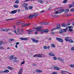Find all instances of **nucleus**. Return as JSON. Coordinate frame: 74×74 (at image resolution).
<instances>
[{
    "instance_id": "obj_22",
    "label": "nucleus",
    "mask_w": 74,
    "mask_h": 74,
    "mask_svg": "<svg viewBox=\"0 0 74 74\" xmlns=\"http://www.w3.org/2000/svg\"><path fill=\"white\" fill-rule=\"evenodd\" d=\"M9 70L6 69L4 71H3V72L4 73H8L9 72Z\"/></svg>"
},
{
    "instance_id": "obj_10",
    "label": "nucleus",
    "mask_w": 74,
    "mask_h": 74,
    "mask_svg": "<svg viewBox=\"0 0 74 74\" xmlns=\"http://www.w3.org/2000/svg\"><path fill=\"white\" fill-rule=\"evenodd\" d=\"M22 5L23 7H26L27 5V4L26 3H23L22 4Z\"/></svg>"
},
{
    "instance_id": "obj_20",
    "label": "nucleus",
    "mask_w": 74,
    "mask_h": 74,
    "mask_svg": "<svg viewBox=\"0 0 74 74\" xmlns=\"http://www.w3.org/2000/svg\"><path fill=\"white\" fill-rule=\"evenodd\" d=\"M8 69H9V70H13V68L11 67L10 66H8Z\"/></svg>"
},
{
    "instance_id": "obj_63",
    "label": "nucleus",
    "mask_w": 74,
    "mask_h": 74,
    "mask_svg": "<svg viewBox=\"0 0 74 74\" xmlns=\"http://www.w3.org/2000/svg\"><path fill=\"white\" fill-rule=\"evenodd\" d=\"M25 63V62L24 61L23 62H22L21 63V65L22 64H24Z\"/></svg>"
},
{
    "instance_id": "obj_21",
    "label": "nucleus",
    "mask_w": 74,
    "mask_h": 74,
    "mask_svg": "<svg viewBox=\"0 0 74 74\" xmlns=\"http://www.w3.org/2000/svg\"><path fill=\"white\" fill-rule=\"evenodd\" d=\"M69 9H67L65 10H64V12L66 13V12H69Z\"/></svg>"
},
{
    "instance_id": "obj_45",
    "label": "nucleus",
    "mask_w": 74,
    "mask_h": 74,
    "mask_svg": "<svg viewBox=\"0 0 74 74\" xmlns=\"http://www.w3.org/2000/svg\"><path fill=\"white\" fill-rule=\"evenodd\" d=\"M58 74V73L56 72H53L52 73H51V74Z\"/></svg>"
},
{
    "instance_id": "obj_35",
    "label": "nucleus",
    "mask_w": 74,
    "mask_h": 74,
    "mask_svg": "<svg viewBox=\"0 0 74 74\" xmlns=\"http://www.w3.org/2000/svg\"><path fill=\"white\" fill-rule=\"evenodd\" d=\"M22 23H21V22H19V23H18L16 24V25H20V24H22Z\"/></svg>"
},
{
    "instance_id": "obj_48",
    "label": "nucleus",
    "mask_w": 74,
    "mask_h": 74,
    "mask_svg": "<svg viewBox=\"0 0 74 74\" xmlns=\"http://www.w3.org/2000/svg\"><path fill=\"white\" fill-rule=\"evenodd\" d=\"M38 32V30H37V31H36L35 32V34H38V33L37 32Z\"/></svg>"
},
{
    "instance_id": "obj_25",
    "label": "nucleus",
    "mask_w": 74,
    "mask_h": 74,
    "mask_svg": "<svg viewBox=\"0 0 74 74\" xmlns=\"http://www.w3.org/2000/svg\"><path fill=\"white\" fill-rule=\"evenodd\" d=\"M33 16H34V15H30L29 16L28 18H33Z\"/></svg>"
},
{
    "instance_id": "obj_14",
    "label": "nucleus",
    "mask_w": 74,
    "mask_h": 74,
    "mask_svg": "<svg viewBox=\"0 0 74 74\" xmlns=\"http://www.w3.org/2000/svg\"><path fill=\"white\" fill-rule=\"evenodd\" d=\"M33 29L36 30H38L39 29H40V27H34L33 28Z\"/></svg>"
},
{
    "instance_id": "obj_40",
    "label": "nucleus",
    "mask_w": 74,
    "mask_h": 74,
    "mask_svg": "<svg viewBox=\"0 0 74 74\" xmlns=\"http://www.w3.org/2000/svg\"><path fill=\"white\" fill-rule=\"evenodd\" d=\"M38 15V14H36L34 15V16H37Z\"/></svg>"
},
{
    "instance_id": "obj_41",
    "label": "nucleus",
    "mask_w": 74,
    "mask_h": 74,
    "mask_svg": "<svg viewBox=\"0 0 74 74\" xmlns=\"http://www.w3.org/2000/svg\"><path fill=\"white\" fill-rule=\"evenodd\" d=\"M13 32L15 33L16 34H18L16 33V30H15Z\"/></svg>"
},
{
    "instance_id": "obj_59",
    "label": "nucleus",
    "mask_w": 74,
    "mask_h": 74,
    "mask_svg": "<svg viewBox=\"0 0 74 74\" xmlns=\"http://www.w3.org/2000/svg\"><path fill=\"white\" fill-rule=\"evenodd\" d=\"M69 29H71V28H73V27L72 26H71L68 27Z\"/></svg>"
},
{
    "instance_id": "obj_55",
    "label": "nucleus",
    "mask_w": 74,
    "mask_h": 74,
    "mask_svg": "<svg viewBox=\"0 0 74 74\" xmlns=\"http://www.w3.org/2000/svg\"><path fill=\"white\" fill-rule=\"evenodd\" d=\"M20 31V29H17V32L18 33H19V32Z\"/></svg>"
},
{
    "instance_id": "obj_30",
    "label": "nucleus",
    "mask_w": 74,
    "mask_h": 74,
    "mask_svg": "<svg viewBox=\"0 0 74 74\" xmlns=\"http://www.w3.org/2000/svg\"><path fill=\"white\" fill-rule=\"evenodd\" d=\"M9 41L11 42V41H14V39H11L10 40H9Z\"/></svg>"
},
{
    "instance_id": "obj_24",
    "label": "nucleus",
    "mask_w": 74,
    "mask_h": 74,
    "mask_svg": "<svg viewBox=\"0 0 74 74\" xmlns=\"http://www.w3.org/2000/svg\"><path fill=\"white\" fill-rule=\"evenodd\" d=\"M42 56V55L41 54H38V58H41Z\"/></svg>"
},
{
    "instance_id": "obj_2",
    "label": "nucleus",
    "mask_w": 74,
    "mask_h": 74,
    "mask_svg": "<svg viewBox=\"0 0 74 74\" xmlns=\"http://www.w3.org/2000/svg\"><path fill=\"white\" fill-rule=\"evenodd\" d=\"M58 11H60V12H59V14H61V13L64 11V9L63 8H60L56 9L55 10V11L56 12Z\"/></svg>"
},
{
    "instance_id": "obj_27",
    "label": "nucleus",
    "mask_w": 74,
    "mask_h": 74,
    "mask_svg": "<svg viewBox=\"0 0 74 74\" xmlns=\"http://www.w3.org/2000/svg\"><path fill=\"white\" fill-rule=\"evenodd\" d=\"M51 45V47H52V48H55V45L54 44H52Z\"/></svg>"
},
{
    "instance_id": "obj_11",
    "label": "nucleus",
    "mask_w": 74,
    "mask_h": 74,
    "mask_svg": "<svg viewBox=\"0 0 74 74\" xmlns=\"http://www.w3.org/2000/svg\"><path fill=\"white\" fill-rule=\"evenodd\" d=\"M20 40H27V38H23L21 37L20 38Z\"/></svg>"
},
{
    "instance_id": "obj_28",
    "label": "nucleus",
    "mask_w": 74,
    "mask_h": 74,
    "mask_svg": "<svg viewBox=\"0 0 74 74\" xmlns=\"http://www.w3.org/2000/svg\"><path fill=\"white\" fill-rule=\"evenodd\" d=\"M59 33H60V34L62 33H63V30H60L59 32Z\"/></svg>"
},
{
    "instance_id": "obj_18",
    "label": "nucleus",
    "mask_w": 74,
    "mask_h": 74,
    "mask_svg": "<svg viewBox=\"0 0 74 74\" xmlns=\"http://www.w3.org/2000/svg\"><path fill=\"white\" fill-rule=\"evenodd\" d=\"M65 38H66L65 39V40L66 41H69V39L67 38H70V37H65Z\"/></svg>"
},
{
    "instance_id": "obj_53",
    "label": "nucleus",
    "mask_w": 74,
    "mask_h": 74,
    "mask_svg": "<svg viewBox=\"0 0 74 74\" xmlns=\"http://www.w3.org/2000/svg\"><path fill=\"white\" fill-rule=\"evenodd\" d=\"M51 35H55V33L54 32H53L51 33Z\"/></svg>"
},
{
    "instance_id": "obj_23",
    "label": "nucleus",
    "mask_w": 74,
    "mask_h": 74,
    "mask_svg": "<svg viewBox=\"0 0 74 74\" xmlns=\"http://www.w3.org/2000/svg\"><path fill=\"white\" fill-rule=\"evenodd\" d=\"M58 60H60V61H63V60L62 59V58H58Z\"/></svg>"
},
{
    "instance_id": "obj_13",
    "label": "nucleus",
    "mask_w": 74,
    "mask_h": 74,
    "mask_svg": "<svg viewBox=\"0 0 74 74\" xmlns=\"http://www.w3.org/2000/svg\"><path fill=\"white\" fill-rule=\"evenodd\" d=\"M43 1H44L41 0H38V3H41V4H42L43 3Z\"/></svg>"
},
{
    "instance_id": "obj_51",
    "label": "nucleus",
    "mask_w": 74,
    "mask_h": 74,
    "mask_svg": "<svg viewBox=\"0 0 74 74\" xmlns=\"http://www.w3.org/2000/svg\"><path fill=\"white\" fill-rule=\"evenodd\" d=\"M44 49H47V46H45L44 47Z\"/></svg>"
},
{
    "instance_id": "obj_52",
    "label": "nucleus",
    "mask_w": 74,
    "mask_h": 74,
    "mask_svg": "<svg viewBox=\"0 0 74 74\" xmlns=\"http://www.w3.org/2000/svg\"><path fill=\"white\" fill-rule=\"evenodd\" d=\"M13 62H14V63H15V62H18V60H13Z\"/></svg>"
},
{
    "instance_id": "obj_47",
    "label": "nucleus",
    "mask_w": 74,
    "mask_h": 74,
    "mask_svg": "<svg viewBox=\"0 0 74 74\" xmlns=\"http://www.w3.org/2000/svg\"><path fill=\"white\" fill-rule=\"evenodd\" d=\"M53 58L54 59V60H56L57 59V58L55 57H53Z\"/></svg>"
},
{
    "instance_id": "obj_1",
    "label": "nucleus",
    "mask_w": 74,
    "mask_h": 74,
    "mask_svg": "<svg viewBox=\"0 0 74 74\" xmlns=\"http://www.w3.org/2000/svg\"><path fill=\"white\" fill-rule=\"evenodd\" d=\"M40 32V34H43L44 32H45V33L47 34L49 32V30L47 29H46L43 30H42L41 29V27H40L39 29L38 30V32Z\"/></svg>"
},
{
    "instance_id": "obj_7",
    "label": "nucleus",
    "mask_w": 74,
    "mask_h": 74,
    "mask_svg": "<svg viewBox=\"0 0 74 74\" xmlns=\"http://www.w3.org/2000/svg\"><path fill=\"white\" fill-rule=\"evenodd\" d=\"M53 67L54 69H55V70H59V68L58 67V66H54Z\"/></svg>"
},
{
    "instance_id": "obj_15",
    "label": "nucleus",
    "mask_w": 74,
    "mask_h": 74,
    "mask_svg": "<svg viewBox=\"0 0 74 74\" xmlns=\"http://www.w3.org/2000/svg\"><path fill=\"white\" fill-rule=\"evenodd\" d=\"M57 29H61V28H60V24H58L57 25Z\"/></svg>"
},
{
    "instance_id": "obj_6",
    "label": "nucleus",
    "mask_w": 74,
    "mask_h": 74,
    "mask_svg": "<svg viewBox=\"0 0 74 74\" xmlns=\"http://www.w3.org/2000/svg\"><path fill=\"white\" fill-rule=\"evenodd\" d=\"M49 55V56H54L55 54L53 53L50 52L48 54Z\"/></svg>"
},
{
    "instance_id": "obj_31",
    "label": "nucleus",
    "mask_w": 74,
    "mask_h": 74,
    "mask_svg": "<svg viewBox=\"0 0 74 74\" xmlns=\"http://www.w3.org/2000/svg\"><path fill=\"white\" fill-rule=\"evenodd\" d=\"M62 26H66V24L65 23L62 24Z\"/></svg>"
},
{
    "instance_id": "obj_16",
    "label": "nucleus",
    "mask_w": 74,
    "mask_h": 74,
    "mask_svg": "<svg viewBox=\"0 0 74 74\" xmlns=\"http://www.w3.org/2000/svg\"><path fill=\"white\" fill-rule=\"evenodd\" d=\"M22 69H20V70L19 71V72L18 73V74H21V73H22Z\"/></svg>"
},
{
    "instance_id": "obj_58",
    "label": "nucleus",
    "mask_w": 74,
    "mask_h": 74,
    "mask_svg": "<svg viewBox=\"0 0 74 74\" xmlns=\"http://www.w3.org/2000/svg\"><path fill=\"white\" fill-rule=\"evenodd\" d=\"M8 34L9 35H11V34H12V33L11 32H10L8 33Z\"/></svg>"
},
{
    "instance_id": "obj_50",
    "label": "nucleus",
    "mask_w": 74,
    "mask_h": 74,
    "mask_svg": "<svg viewBox=\"0 0 74 74\" xmlns=\"http://www.w3.org/2000/svg\"><path fill=\"white\" fill-rule=\"evenodd\" d=\"M4 49V47H2L0 46V49Z\"/></svg>"
},
{
    "instance_id": "obj_26",
    "label": "nucleus",
    "mask_w": 74,
    "mask_h": 74,
    "mask_svg": "<svg viewBox=\"0 0 74 74\" xmlns=\"http://www.w3.org/2000/svg\"><path fill=\"white\" fill-rule=\"evenodd\" d=\"M20 31L22 33H23V32L24 31V29H20Z\"/></svg>"
},
{
    "instance_id": "obj_46",
    "label": "nucleus",
    "mask_w": 74,
    "mask_h": 74,
    "mask_svg": "<svg viewBox=\"0 0 74 74\" xmlns=\"http://www.w3.org/2000/svg\"><path fill=\"white\" fill-rule=\"evenodd\" d=\"M15 3L17 4V3H19V1L17 0L15 2Z\"/></svg>"
},
{
    "instance_id": "obj_29",
    "label": "nucleus",
    "mask_w": 74,
    "mask_h": 74,
    "mask_svg": "<svg viewBox=\"0 0 74 74\" xmlns=\"http://www.w3.org/2000/svg\"><path fill=\"white\" fill-rule=\"evenodd\" d=\"M13 6L14 7H15V8H18V6L17 5H14Z\"/></svg>"
},
{
    "instance_id": "obj_62",
    "label": "nucleus",
    "mask_w": 74,
    "mask_h": 74,
    "mask_svg": "<svg viewBox=\"0 0 74 74\" xmlns=\"http://www.w3.org/2000/svg\"><path fill=\"white\" fill-rule=\"evenodd\" d=\"M58 13H59V12H55L54 13V14H58Z\"/></svg>"
},
{
    "instance_id": "obj_4",
    "label": "nucleus",
    "mask_w": 74,
    "mask_h": 74,
    "mask_svg": "<svg viewBox=\"0 0 74 74\" xmlns=\"http://www.w3.org/2000/svg\"><path fill=\"white\" fill-rule=\"evenodd\" d=\"M31 40H32V41L34 42L35 43H37V42H38V40H36L34 38H32Z\"/></svg>"
},
{
    "instance_id": "obj_32",
    "label": "nucleus",
    "mask_w": 74,
    "mask_h": 74,
    "mask_svg": "<svg viewBox=\"0 0 74 74\" xmlns=\"http://www.w3.org/2000/svg\"><path fill=\"white\" fill-rule=\"evenodd\" d=\"M69 42H74V41H73V40H71V39H70L69 40Z\"/></svg>"
},
{
    "instance_id": "obj_56",
    "label": "nucleus",
    "mask_w": 74,
    "mask_h": 74,
    "mask_svg": "<svg viewBox=\"0 0 74 74\" xmlns=\"http://www.w3.org/2000/svg\"><path fill=\"white\" fill-rule=\"evenodd\" d=\"M0 29H0V31H1V32H3V28H0Z\"/></svg>"
},
{
    "instance_id": "obj_37",
    "label": "nucleus",
    "mask_w": 74,
    "mask_h": 74,
    "mask_svg": "<svg viewBox=\"0 0 74 74\" xmlns=\"http://www.w3.org/2000/svg\"><path fill=\"white\" fill-rule=\"evenodd\" d=\"M33 57H38V54H36Z\"/></svg>"
},
{
    "instance_id": "obj_44",
    "label": "nucleus",
    "mask_w": 74,
    "mask_h": 74,
    "mask_svg": "<svg viewBox=\"0 0 74 74\" xmlns=\"http://www.w3.org/2000/svg\"><path fill=\"white\" fill-rule=\"evenodd\" d=\"M67 1V0H65L63 1V2L64 3H66Z\"/></svg>"
},
{
    "instance_id": "obj_43",
    "label": "nucleus",
    "mask_w": 74,
    "mask_h": 74,
    "mask_svg": "<svg viewBox=\"0 0 74 74\" xmlns=\"http://www.w3.org/2000/svg\"><path fill=\"white\" fill-rule=\"evenodd\" d=\"M25 9L26 10H29V8H28L27 7L25 6Z\"/></svg>"
},
{
    "instance_id": "obj_54",
    "label": "nucleus",
    "mask_w": 74,
    "mask_h": 74,
    "mask_svg": "<svg viewBox=\"0 0 74 74\" xmlns=\"http://www.w3.org/2000/svg\"><path fill=\"white\" fill-rule=\"evenodd\" d=\"M33 66H36V67H37V65H36V64H33Z\"/></svg>"
},
{
    "instance_id": "obj_33",
    "label": "nucleus",
    "mask_w": 74,
    "mask_h": 74,
    "mask_svg": "<svg viewBox=\"0 0 74 74\" xmlns=\"http://www.w3.org/2000/svg\"><path fill=\"white\" fill-rule=\"evenodd\" d=\"M73 4H71V5H70L69 6V8H71V7H73Z\"/></svg>"
},
{
    "instance_id": "obj_42",
    "label": "nucleus",
    "mask_w": 74,
    "mask_h": 74,
    "mask_svg": "<svg viewBox=\"0 0 74 74\" xmlns=\"http://www.w3.org/2000/svg\"><path fill=\"white\" fill-rule=\"evenodd\" d=\"M70 66L71 67H74V64H71L70 65Z\"/></svg>"
},
{
    "instance_id": "obj_8",
    "label": "nucleus",
    "mask_w": 74,
    "mask_h": 74,
    "mask_svg": "<svg viewBox=\"0 0 74 74\" xmlns=\"http://www.w3.org/2000/svg\"><path fill=\"white\" fill-rule=\"evenodd\" d=\"M17 10H15L12 11L11 14H15V13H16L17 12Z\"/></svg>"
},
{
    "instance_id": "obj_34",
    "label": "nucleus",
    "mask_w": 74,
    "mask_h": 74,
    "mask_svg": "<svg viewBox=\"0 0 74 74\" xmlns=\"http://www.w3.org/2000/svg\"><path fill=\"white\" fill-rule=\"evenodd\" d=\"M33 6H29V9H30V10H32V8H33Z\"/></svg>"
},
{
    "instance_id": "obj_38",
    "label": "nucleus",
    "mask_w": 74,
    "mask_h": 74,
    "mask_svg": "<svg viewBox=\"0 0 74 74\" xmlns=\"http://www.w3.org/2000/svg\"><path fill=\"white\" fill-rule=\"evenodd\" d=\"M71 12H74V8H72L71 10Z\"/></svg>"
},
{
    "instance_id": "obj_60",
    "label": "nucleus",
    "mask_w": 74,
    "mask_h": 74,
    "mask_svg": "<svg viewBox=\"0 0 74 74\" xmlns=\"http://www.w3.org/2000/svg\"><path fill=\"white\" fill-rule=\"evenodd\" d=\"M25 24L26 25V26H29V25H30V24H28V23H26Z\"/></svg>"
},
{
    "instance_id": "obj_39",
    "label": "nucleus",
    "mask_w": 74,
    "mask_h": 74,
    "mask_svg": "<svg viewBox=\"0 0 74 74\" xmlns=\"http://www.w3.org/2000/svg\"><path fill=\"white\" fill-rule=\"evenodd\" d=\"M45 25H47L49 24V23L48 22H44V23Z\"/></svg>"
},
{
    "instance_id": "obj_64",
    "label": "nucleus",
    "mask_w": 74,
    "mask_h": 74,
    "mask_svg": "<svg viewBox=\"0 0 74 74\" xmlns=\"http://www.w3.org/2000/svg\"><path fill=\"white\" fill-rule=\"evenodd\" d=\"M2 44V41H0V45H1V44Z\"/></svg>"
},
{
    "instance_id": "obj_61",
    "label": "nucleus",
    "mask_w": 74,
    "mask_h": 74,
    "mask_svg": "<svg viewBox=\"0 0 74 74\" xmlns=\"http://www.w3.org/2000/svg\"><path fill=\"white\" fill-rule=\"evenodd\" d=\"M71 50H72L73 51H74V47H72L71 48Z\"/></svg>"
},
{
    "instance_id": "obj_5",
    "label": "nucleus",
    "mask_w": 74,
    "mask_h": 74,
    "mask_svg": "<svg viewBox=\"0 0 74 74\" xmlns=\"http://www.w3.org/2000/svg\"><path fill=\"white\" fill-rule=\"evenodd\" d=\"M53 18H57L59 16V15H51Z\"/></svg>"
},
{
    "instance_id": "obj_12",
    "label": "nucleus",
    "mask_w": 74,
    "mask_h": 74,
    "mask_svg": "<svg viewBox=\"0 0 74 74\" xmlns=\"http://www.w3.org/2000/svg\"><path fill=\"white\" fill-rule=\"evenodd\" d=\"M66 72V73H68L69 72H68L67 71H62L61 72V73H62V74H66V73H65V72Z\"/></svg>"
},
{
    "instance_id": "obj_36",
    "label": "nucleus",
    "mask_w": 74,
    "mask_h": 74,
    "mask_svg": "<svg viewBox=\"0 0 74 74\" xmlns=\"http://www.w3.org/2000/svg\"><path fill=\"white\" fill-rule=\"evenodd\" d=\"M25 26H26V24H23L22 25V27H25Z\"/></svg>"
},
{
    "instance_id": "obj_9",
    "label": "nucleus",
    "mask_w": 74,
    "mask_h": 74,
    "mask_svg": "<svg viewBox=\"0 0 74 74\" xmlns=\"http://www.w3.org/2000/svg\"><path fill=\"white\" fill-rule=\"evenodd\" d=\"M36 71L37 73H42V71L38 69H36Z\"/></svg>"
},
{
    "instance_id": "obj_17",
    "label": "nucleus",
    "mask_w": 74,
    "mask_h": 74,
    "mask_svg": "<svg viewBox=\"0 0 74 74\" xmlns=\"http://www.w3.org/2000/svg\"><path fill=\"white\" fill-rule=\"evenodd\" d=\"M13 59H14V56L13 55H12L10 56L9 59L10 60H12Z\"/></svg>"
},
{
    "instance_id": "obj_57",
    "label": "nucleus",
    "mask_w": 74,
    "mask_h": 74,
    "mask_svg": "<svg viewBox=\"0 0 74 74\" xmlns=\"http://www.w3.org/2000/svg\"><path fill=\"white\" fill-rule=\"evenodd\" d=\"M63 32H66L67 31V30H66V29H64L63 30Z\"/></svg>"
},
{
    "instance_id": "obj_49",
    "label": "nucleus",
    "mask_w": 74,
    "mask_h": 74,
    "mask_svg": "<svg viewBox=\"0 0 74 74\" xmlns=\"http://www.w3.org/2000/svg\"><path fill=\"white\" fill-rule=\"evenodd\" d=\"M73 29H71L70 28L69 30V32H72V31H73Z\"/></svg>"
},
{
    "instance_id": "obj_3",
    "label": "nucleus",
    "mask_w": 74,
    "mask_h": 74,
    "mask_svg": "<svg viewBox=\"0 0 74 74\" xmlns=\"http://www.w3.org/2000/svg\"><path fill=\"white\" fill-rule=\"evenodd\" d=\"M56 39L57 40H58L59 42H63V40L62 39L60 38L57 37L56 38Z\"/></svg>"
},
{
    "instance_id": "obj_19",
    "label": "nucleus",
    "mask_w": 74,
    "mask_h": 74,
    "mask_svg": "<svg viewBox=\"0 0 74 74\" xmlns=\"http://www.w3.org/2000/svg\"><path fill=\"white\" fill-rule=\"evenodd\" d=\"M15 18H12V19H8L5 20V21H8V22H10V21H12V20H14Z\"/></svg>"
}]
</instances>
